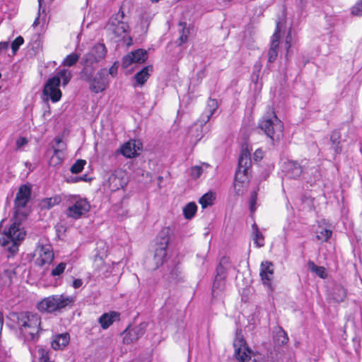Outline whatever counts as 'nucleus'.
Returning a JSON list of instances; mask_svg holds the SVG:
<instances>
[{"mask_svg":"<svg viewBox=\"0 0 362 362\" xmlns=\"http://www.w3.org/2000/svg\"><path fill=\"white\" fill-rule=\"evenodd\" d=\"M38 3H39V13H40V10H41L42 0H38Z\"/></svg>","mask_w":362,"mask_h":362,"instance_id":"nucleus-60","label":"nucleus"},{"mask_svg":"<svg viewBox=\"0 0 362 362\" xmlns=\"http://www.w3.org/2000/svg\"><path fill=\"white\" fill-rule=\"evenodd\" d=\"M70 341L69 334L67 333L55 335L51 342L52 347L55 349H62Z\"/></svg>","mask_w":362,"mask_h":362,"instance_id":"nucleus-21","label":"nucleus"},{"mask_svg":"<svg viewBox=\"0 0 362 362\" xmlns=\"http://www.w3.org/2000/svg\"><path fill=\"white\" fill-rule=\"evenodd\" d=\"M225 286V279L215 276L214 282L213 284L212 292L213 293H218L223 290Z\"/></svg>","mask_w":362,"mask_h":362,"instance_id":"nucleus-40","label":"nucleus"},{"mask_svg":"<svg viewBox=\"0 0 362 362\" xmlns=\"http://www.w3.org/2000/svg\"><path fill=\"white\" fill-rule=\"evenodd\" d=\"M81 79L89 82V89L95 93H102L109 86L108 73L105 68L100 69L94 76L92 75L88 79Z\"/></svg>","mask_w":362,"mask_h":362,"instance_id":"nucleus-9","label":"nucleus"},{"mask_svg":"<svg viewBox=\"0 0 362 362\" xmlns=\"http://www.w3.org/2000/svg\"><path fill=\"white\" fill-rule=\"evenodd\" d=\"M275 340L279 345H284L288 342V338L286 332L283 330H281L276 334Z\"/></svg>","mask_w":362,"mask_h":362,"instance_id":"nucleus-45","label":"nucleus"},{"mask_svg":"<svg viewBox=\"0 0 362 362\" xmlns=\"http://www.w3.org/2000/svg\"><path fill=\"white\" fill-rule=\"evenodd\" d=\"M148 58L147 52L142 49H138L131 52L124 56L122 59V66L127 68L133 63L141 64L146 61Z\"/></svg>","mask_w":362,"mask_h":362,"instance_id":"nucleus-15","label":"nucleus"},{"mask_svg":"<svg viewBox=\"0 0 362 362\" xmlns=\"http://www.w3.org/2000/svg\"><path fill=\"white\" fill-rule=\"evenodd\" d=\"M263 157V151L261 149H257L254 153V159L255 160H259Z\"/></svg>","mask_w":362,"mask_h":362,"instance_id":"nucleus-51","label":"nucleus"},{"mask_svg":"<svg viewBox=\"0 0 362 362\" xmlns=\"http://www.w3.org/2000/svg\"><path fill=\"white\" fill-rule=\"evenodd\" d=\"M160 0H151L152 2H158Z\"/></svg>","mask_w":362,"mask_h":362,"instance_id":"nucleus-61","label":"nucleus"},{"mask_svg":"<svg viewBox=\"0 0 362 362\" xmlns=\"http://www.w3.org/2000/svg\"><path fill=\"white\" fill-rule=\"evenodd\" d=\"M66 264L64 262H61L57 264L54 268L52 269L51 272V275L52 276H60L62 274L66 269Z\"/></svg>","mask_w":362,"mask_h":362,"instance_id":"nucleus-44","label":"nucleus"},{"mask_svg":"<svg viewBox=\"0 0 362 362\" xmlns=\"http://www.w3.org/2000/svg\"><path fill=\"white\" fill-rule=\"evenodd\" d=\"M108 75H111L112 76H115L117 73V66L116 63H115L107 71Z\"/></svg>","mask_w":362,"mask_h":362,"instance_id":"nucleus-50","label":"nucleus"},{"mask_svg":"<svg viewBox=\"0 0 362 362\" xmlns=\"http://www.w3.org/2000/svg\"><path fill=\"white\" fill-rule=\"evenodd\" d=\"M170 231L171 230L169 227L162 228L156 237V245L168 247Z\"/></svg>","mask_w":362,"mask_h":362,"instance_id":"nucleus-27","label":"nucleus"},{"mask_svg":"<svg viewBox=\"0 0 362 362\" xmlns=\"http://www.w3.org/2000/svg\"><path fill=\"white\" fill-rule=\"evenodd\" d=\"M144 333L142 325L134 327L131 329H126L124 332L123 341L125 344H131L139 339Z\"/></svg>","mask_w":362,"mask_h":362,"instance_id":"nucleus-19","label":"nucleus"},{"mask_svg":"<svg viewBox=\"0 0 362 362\" xmlns=\"http://www.w3.org/2000/svg\"><path fill=\"white\" fill-rule=\"evenodd\" d=\"M83 282L81 279H76L73 281L72 286L74 288H78L82 286Z\"/></svg>","mask_w":362,"mask_h":362,"instance_id":"nucleus-52","label":"nucleus"},{"mask_svg":"<svg viewBox=\"0 0 362 362\" xmlns=\"http://www.w3.org/2000/svg\"><path fill=\"white\" fill-rule=\"evenodd\" d=\"M60 200L59 197L46 198L42 200L41 206L43 209H49L57 205L60 202Z\"/></svg>","mask_w":362,"mask_h":362,"instance_id":"nucleus-33","label":"nucleus"},{"mask_svg":"<svg viewBox=\"0 0 362 362\" xmlns=\"http://www.w3.org/2000/svg\"><path fill=\"white\" fill-rule=\"evenodd\" d=\"M40 18L39 17H37L35 20V21L33 22V27H36L39 23H40Z\"/></svg>","mask_w":362,"mask_h":362,"instance_id":"nucleus-57","label":"nucleus"},{"mask_svg":"<svg viewBox=\"0 0 362 362\" xmlns=\"http://www.w3.org/2000/svg\"><path fill=\"white\" fill-rule=\"evenodd\" d=\"M252 228L254 235V243L257 245V247H262L264 245V237L262 234L259 230L256 224L252 225Z\"/></svg>","mask_w":362,"mask_h":362,"instance_id":"nucleus-32","label":"nucleus"},{"mask_svg":"<svg viewBox=\"0 0 362 362\" xmlns=\"http://www.w3.org/2000/svg\"><path fill=\"white\" fill-rule=\"evenodd\" d=\"M218 107V105L217 100L215 99L209 98L208 100L205 111L202 115V122H204V124L206 123L209 120L210 117L216 112Z\"/></svg>","mask_w":362,"mask_h":362,"instance_id":"nucleus-24","label":"nucleus"},{"mask_svg":"<svg viewBox=\"0 0 362 362\" xmlns=\"http://www.w3.org/2000/svg\"><path fill=\"white\" fill-rule=\"evenodd\" d=\"M203 168L201 165H194L190 168L189 174L192 179H198L203 173Z\"/></svg>","mask_w":362,"mask_h":362,"instance_id":"nucleus-41","label":"nucleus"},{"mask_svg":"<svg viewBox=\"0 0 362 362\" xmlns=\"http://www.w3.org/2000/svg\"><path fill=\"white\" fill-rule=\"evenodd\" d=\"M72 74L70 70L62 69L58 71L52 78L58 79L59 86L62 81V86H66L69 83Z\"/></svg>","mask_w":362,"mask_h":362,"instance_id":"nucleus-28","label":"nucleus"},{"mask_svg":"<svg viewBox=\"0 0 362 362\" xmlns=\"http://www.w3.org/2000/svg\"><path fill=\"white\" fill-rule=\"evenodd\" d=\"M316 238L318 240L321 242L327 241L331 237L332 232L329 229H327L323 227H319L318 229L315 232Z\"/></svg>","mask_w":362,"mask_h":362,"instance_id":"nucleus-31","label":"nucleus"},{"mask_svg":"<svg viewBox=\"0 0 362 362\" xmlns=\"http://www.w3.org/2000/svg\"><path fill=\"white\" fill-rule=\"evenodd\" d=\"M153 71L152 66H146L134 76L136 85L142 86L147 81Z\"/></svg>","mask_w":362,"mask_h":362,"instance_id":"nucleus-25","label":"nucleus"},{"mask_svg":"<svg viewBox=\"0 0 362 362\" xmlns=\"http://www.w3.org/2000/svg\"><path fill=\"white\" fill-rule=\"evenodd\" d=\"M227 262L228 259L226 258H223L221 260L218 266L217 267L216 276L218 277V279L219 277L226 279L227 274V268L224 266V264L227 263Z\"/></svg>","mask_w":362,"mask_h":362,"instance_id":"nucleus-37","label":"nucleus"},{"mask_svg":"<svg viewBox=\"0 0 362 362\" xmlns=\"http://www.w3.org/2000/svg\"><path fill=\"white\" fill-rule=\"evenodd\" d=\"M86 164V160L78 159L71 165L70 170L74 174H78L82 172Z\"/></svg>","mask_w":362,"mask_h":362,"instance_id":"nucleus-38","label":"nucleus"},{"mask_svg":"<svg viewBox=\"0 0 362 362\" xmlns=\"http://www.w3.org/2000/svg\"><path fill=\"white\" fill-rule=\"evenodd\" d=\"M303 173L304 178L310 184L320 178V172L316 166H304Z\"/></svg>","mask_w":362,"mask_h":362,"instance_id":"nucleus-26","label":"nucleus"},{"mask_svg":"<svg viewBox=\"0 0 362 362\" xmlns=\"http://www.w3.org/2000/svg\"><path fill=\"white\" fill-rule=\"evenodd\" d=\"M70 205L66 209V214L68 217L78 219L89 211L90 206L85 198L78 196H73L70 199Z\"/></svg>","mask_w":362,"mask_h":362,"instance_id":"nucleus-7","label":"nucleus"},{"mask_svg":"<svg viewBox=\"0 0 362 362\" xmlns=\"http://www.w3.org/2000/svg\"><path fill=\"white\" fill-rule=\"evenodd\" d=\"M79 177V180L80 181H87V175H82V176H78Z\"/></svg>","mask_w":362,"mask_h":362,"instance_id":"nucleus-59","label":"nucleus"},{"mask_svg":"<svg viewBox=\"0 0 362 362\" xmlns=\"http://www.w3.org/2000/svg\"><path fill=\"white\" fill-rule=\"evenodd\" d=\"M167 247H168L156 245L154 254V260L156 267H158L163 264L167 255Z\"/></svg>","mask_w":362,"mask_h":362,"instance_id":"nucleus-29","label":"nucleus"},{"mask_svg":"<svg viewBox=\"0 0 362 362\" xmlns=\"http://www.w3.org/2000/svg\"><path fill=\"white\" fill-rule=\"evenodd\" d=\"M55 145L52 146L53 154L48 160L51 166L60 165L64 160V153L66 149V144L61 137H55L54 139Z\"/></svg>","mask_w":362,"mask_h":362,"instance_id":"nucleus-13","label":"nucleus"},{"mask_svg":"<svg viewBox=\"0 0 362 362\" xmlns=\"http://www.w3.org/2000/svg\"><path fill=\"white\" fill-rule=\"evenodd\" d=\"M291 34L288 33V35L286 36V43H285L287 51L291 47Z\"/></svg>","mask_w":362,"mask_h":362,"instance_id":"nucleus-53","label":"nucleus"},{"mask_svg":"<svg viewBox=\"0 0 362 362\" xmlns=\"http://www.w3.org/2000/svg\"><path fill=\"white\" fill-rule=\"evenodd\" d=\"M4 324V316L3 314L0 312V327H2Z\"/></svg>","mask_w":362,"mask_h":362,"instance_id":"nucleus-58","label":"nucleus"},{"mask_svg":"<svg viewBox=\"0 0 362 362\" xmlns=\"http://www.w3.org/2000/svg\"><path fill=\"white\" fill-rule=\"evenodd\" d=\"M259 127L272 141H278L283 136V123L274 111L268 112L262 117Z\"/></svg>","mask_w":362,"mask_h":362,"instance_id":"nucleus-6","label":"nucleus"},{"mask_svg":"<svg viewBox=\"0 0 362 362\" xmlns=\"http://www.w3.org/2000/svg\"><path fill=\"white\" fill-rule=\"evenodd\" d=\"M240 177H241V180H243V182H238L239 185L237 187V188L235 187V185H234L235 190L236 191L238 194H240L243 193V187H244V184H245V180L247 178V176L246 177H243V175H241L240 176Z\"/></svg>","mask_w":362,"mask_h":362,"instance_id":"nucleus-47","label":"nucleus"},{"mask_svg":"<svg viewBox=\"0 0 362 362\" xmlns=\"http://www.w3.org/2000/svg\"><path fill=\"white\" fill-rule=\"evenodd\" d=\"M37 354H38V356H39L40 362H52L49 359L48 352L45 349H44L42 348H40L37 350Z\"/></svg>","mask_w":362,"mask_h":362,"instance_id":"nucleus-46","label":"nucleus"},{"mask_svg":"<svg viewBox=\"0 0 362 362\" xmlns=\"http://www.w3.org/2000/svg\"><path fill=\"white\" fill-rule=\"evenodd\" d=\"M124 12L122 8L112 15L107 24V29L112 33L115 37L122 40L127 46L132 44V38L129 35L130 28L127 23L124 22Z\"/></svg>","mask_w":362,"mask_h":362,"instance_id":"nucleus-5","label":"nucleus"},{"mask_svg":"<svg viewBox=\"0 0 362 362\" xmlns=\"http://www.w3.org/2000/svg\"><path fill=\"white\" fill-rule=\"evenodd\" d=\"M235 356L239 362H257L254 352L247 346L241 335H236L233 342Z\"/></svg>","mask_w":362,"mask_h":362,"instance_id":"nucleus-8","label":"nucleus"},{"mask_svg":"<svg viewBox=\"0 0 362 362\" xmlns=\"http://www.w3.org/2000/svg\"><path fill=\"white\" fill-rule=\"evenodd\" d=\"M351 13L355 16H362V0H358L351 8Z\"/></svg>","mask_w":362,"mask_h":362,"instance_id":"nucleus-42","label":"nucleus"},{"mask_svg":"<svg viewBox=\"0 0 362 362\" xmlns=\"http://www.w3.org/2000/svg\"><path fill=\"white\" fill-rule=\"evenodd\" d=\"M142 149V144L137 140H130L124 144L120 149V153L126 158H133L139 154Z\"/></svg>","mask_w":362,"mask_h":362,"instance_id":"nucleus-16","label":"nucleus"},{"mask_svg":"<svg viewBox=\"0 0 362 362\" xmlns=\"http://www.w3.org/2000/svg\"><path fill=\"white\" fill-rule=\"evenodd\" d=\"M259 275L262 284L268 288L269 290L273 291L272 280L274 279V266L270 262H262L260 266Z\"/></svg>","mask_w":362,"mask_h":362,"instance_id":"nucleus-14","label":"nucleus"},{"mask_svg":"<svg viewBox=\"0 0 362 362\" xmlns=\"http://www.w3.org/2000/svg\"><path fill=\"white\" fill-rule=\"evenodd\" d=\"M67 181L69 182H80V180H79V177H73L71 179H68Z\"/></svg>","mask_w":362,"mask_h":362,"instance_id":"nucleus-55","label":"nucleus"},{"mask_svg":"<svg viewBox=\"0 0 362 362\" xmlns=\"http://www.w3.org/2000/svg\"><path fill=\"white\" fill-rule=\"evenodd\" d=\"M214 199V196L213 193L208 192L204 194L199 199V204L202 205V208H206L209 206L212 205L213 201Z\"/></svg>","mask_w":362,"mask_h":362,"instance_id":"nucleus-36","label":"nucleus"},{"mask_svg":"<svg viewBox=\"0 0 362 362\" xmlns=\"http://www.w3.org/2000/svg\"><path fill=\"white\" fill-rule=\"evenodd\" d=\"M106 54L107 49L103 43L95 45L88 52L84 54L81 60L83 68L80 72L81 78H90L94 71V64L103 60Z\"/></svg>","mask_w":362,"mask_h":362,"instance_id":"nucleus-3","label":"nucleus"},{"mask_svg":"<svg viewBox=\"0 0 362 362\" xmlns=\"http://www.w3.org/2000/svg\"><path fill=\"white\" fill-rule=\"evenodd\" d=\"M180 25L182 27L179 37V45H181L187 41L189 30L186 28V23H180Z\"/></svg>","mask_w":362,"mask_h":362,"instance_id":"nucleus-39","label":"nucleus"},{"mask_svg":"<svg viewBox=\"0 0 362 362\" xmlns=\"http://www.w3.org/2000/svg\"><path fill=\"white\" fill-rule=\"evenodd\" d=\"M284 169L288 177L293 179L298 178L303 174V167L293 160H289L285 163Z\"/></svg>","mask_w":362,"mask_h":362,"instance_id":"nucleus-20","label":"nucleus"},{"mask_svg":"<svg viewBox=\"0 0 362 362\" xmlns=\"http://www.w3.org/2000/svg\"><path fill=\"white\" fill-rule=\"evenodd\" d=\"M75 298L65 294L52 295L43 298L37 305V308L41 313H52L61 312L66 307L71 306Z\"/></svg>","mask_w":362,"mask_h":362,"instance_id":"nucleus-4","label":"nucleus"},{"mask_svg":"<svg viewBox=\"0 0 362 362\" xmlns=\"http://www.w3.org/2000/svg\"><path fill=\"white\" fill-rule=\"evenodd\" d=\"M257 200V193L255 192H253L251 194V199L250 202V208L251 211H254L255 210V203Z\"/></svg>","mask_w":362,"mask_h":362,"instance_id":"nucleus-48","label":"nucleus"},{"mask_svg":"<svg viewBox=\"0 0 362 362\" xmlns=\"http://www.w3.org/2000/svg\"><path fill=\"white\" fill-rule=\"evenodd\" d=\"M250 166V153L247 148L243 149L239 157L238 168L235 175V185L236 188L239 185L238 182H243V181L240 176L243 175V177H246Z\"/></svg>","mask_w":362,"mask_h":362,"instance_id":"nucleus-11","label":"nucleus"},{"mask_svg":"<svg viewBox=\"0 0 362 362\" xmlns=\"http://www.w3.org/2000/svg\"><path fill=\"white\" fill-rule=\"evenodd\" d=\"M28 140L25 137H20L16 140V148L21 149L23 146L27 144Z\"/></svg>","mask_w":362,"mask_h":362,"instance_id":"nucleus-49","label":"nucleus"},{"mask_svg":"<svg viewBox=\"0 0 362 362\" xmlns=\"http://www.w3.org/2000/svg\"><path fill=\"white\" fill-rule=\"evenodd\" d=\"M279 25L280 23L277 22L275 32L272 36L271 45L268 52V62L269 63L274 62L277 58L280 39Z\"/></svg>","mask_w":362,"mask_h":362,"instance_id":"nucleus-17","label":"nucleus"},{"mask_svg":"<svg viewBox=\"0 0 362 362\" xmlns=\"http://www.w3.org/2000/svg\"><path fill=\"white\" fill-rule=\"evenodd\" d=\"M59 87V81L57 78H49L45 83L42 91L45 100H50L52 103L59 101L62 93Z\"/></svg>","mask_w":362,"mask_h":362,"instance_id":"nucleus-12","label":"nucleus"},{"mask_svg":"<svg viewBox=\"0 0 362 362\" xmlns=\"http://www.w3.org/2000/svg\"><path fill=\"white\" fill-rule=\"evenodd\" d=\"M197 209V205L194 202L187 204L183 209L185 217L187 219L192 218L194 216Z\"/></svg>","mask_w":362,"mask_h":362,"instance_id":"nucleus-34","label":"nucleus"},{"mask_svg":"<svg viewBox=\"0 0 362 362\" xmlns=\"http://www.w3.org/2000/svg\"><path fill=\"white\" fill-rule=\"evenodd\" d=\"M308 267L310 272L315 273L319 277L322 279L326 278L327 274L325 267L316 265L313 261L308 262Z\"/></svg>","mask_w":362,"mask_h":362,"instance_id":"nucleus-30","label":"nucleus"},{"mask_svg":"<svg viewBox=\"0 0 362 362\" xmlns=\"http://www.w3.org/2000/svg\"><path fill=\"white\" fill-rule=\"evenodd\" d=\"M17 324L21 334L25 341H36L39 337L41 329V317L37 314L30 312H21L18 314Z\"/></svg>","mask_w":362,"mask_h":362,"instance_id":"nucleus-2","label":"nucleus"},{"mask_svg":"<svg viewBox=\"0 0 362 362\" xmlns=\"http://www.w3.org/2000/svg\"><path fill=\"white\" fill-rule=\"evenodd\" d=\"M109 188L111 191H116L123 188L127 185V180L122 171H115L108 178Z\"/></svg>","mask_w":362,"mask_h":362,"instance_id":"nucleus-18","label":"nucleus"},{"mask_svg":"<svg viewBox=\"0 0 362 362\" xmlns=\"http://www.w3.org/2000/svg\"><path fill=\"white\" fill-rule=\"evenodd\" d=\"M334 144V148L336 153H339L341 151V149L338 147V144L333 143Z\"/></svg>","mask_w":362,"mask_h":362,"instance_id":"nucleus-56","label":"nucleus"},{"mask_svg":"<svg viewBox=\"0 0 362 362\" xmlns=\"http://www.w3.org/2000/svg\"><path fill=\"white\" fill-rule=\"evenodd\" d=\"M24 43V39L22 36L17 37L11 45L12 52L16 54L19 47Z\"/></svg>","mask_w":362,"mask_h":362,"instance_id":"nucleus-43","label":"nucleus"},{"mask_svg":"<svg viewBox=\"0 0 362 362\" xmlns=\"http://www.w3.org/2000/svg\"><path fill=\"white\" fill-rule=\"evenodd\" d=\"M31 194V189L24 185L20 187L15 199L16 216L21 214V209L25 208ZM26 236V231L17 217L10 226L6 228L0 234V245L6 250L11 256L16 255L19 250V246Z\"/></svg>","mask_w":362,"mask_h":362,"instance_id":"nucleus-1","label":"nucleus"},{"mask_svg":"<svg viewBox=\"0 0 362 362\" xmlns=\"http://www.w3.org/2000/svg\"><path fill=\"white\" fill-rule=\"evenodd\" d=\"M9 46L8 42H0V49L4 50L7 49Z\"/></svg>","mask_w":362,"mask_h":362,"instance_id":"nucleus-54","label":"nucleus"},{"mask_svg":"<svg viewBox=\"0 0 362 362\" xmlns=\"http://www.w3.org/2000/svg\"><path fill=\"white\" fill-rule=\"evenodd\" d=\"M334 138V135L331 136V139L332 140Z\"/></svg>","mask_w":362,"mask_h":362,"instance_id":"nucleus-62","label":"nucleus"},{"mask_svg":"<svg viewBox=\"0 0 362 362\" xmlns=\"http://www.w3.org/2000/svg\"><path fill=\"white\" fill-rule=\"evenodd\" d=\"M119 314L117 312L112 311L104 313L99 318V323L103 329H107L115 320H119Z\"/></svg>","mask_w":362,"mask_h":362,"instance_id":"nucleus-22","label":"nucleus"},{"mask_svg":"<svg viewBox=\"0 0 362 362\" xmlns=\"http://www.w3.org/2000/svg\"><path fill=\"white\" fill-rule=\"evenodd\" d=\"M329 298L334 303H341L346 298V290L341 285H336L329 294Z\"/></svg>","mask_w":362,"mask_h":362,"instance_id":"nucleus-23","label":"nucleus"},{"mask_svg":"<svg viewBox=\"0 0 362 362\" xmlns=\"http://www.w3.org/2000/svg\"><path fill=\"white\" fill-rule=\"evenodd\" d=\"M80 58V55L76 53H71L67 55L62 62V65L64 66H72L77 63Z\"/></svg>","mask_w":362,"mask_h":362,"instance_id":"nucleus-35","label":"nucleus"},{"mask_svg":"<svg viewBox=\"0 0 362 362\" xmlns=\"http://www.w3.org/2000/svg\"><path fill=\"white\" fill-rule=\"evenodd\" d=\"M35 252L38 255L37 259V264L43 266L46 264L52 263L54 259V252L52 245L45 238L40 239Z\"/></svg>","mask_w":362,"mask_h":362,"instance_id":"nucleus-10","label":"nucleus"}]
</instances>
